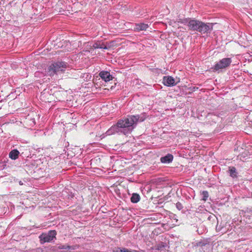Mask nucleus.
I'll return each instance as SVG.
<instances>
[{"label": "nucleus", "mask_w": 252, "mask_h": 252, "mask_svg": "<svg viewBox=\"0 0 252 252\" xmlns=\"http://www.w3.org/2000/svg\"><path fill=\"white\" fill-rule=\"evenodd\" d=\"M139 120V115L128 116L126 118L119 120L116 125L111 126L107 132L109 133H112L114 131L117 132L118 128H127V130L122 131L125 135H126L132 131L134 127V126L136 125Z\"/></svg>", "instance_id": "f257e3e1"}, {"label": "nucleus", "mask_w": 252, "mask_h": 252, "mask_svg": "<svg viewBox=\"0 0 252 252\" xmlns=\"http://www.w3.org/2000/svg\"><path fill=\"white\" fill-rule=\"evenodd\" d=\"M188 26L189 30L197 31L201 33L210 32L213 30L212 23H204L196 20H189Z\"/></svg>", "instance_id": "f03ea898"}, {"label": "nucleus", "mask_w": 252, "mask_h": 252, "mask_svg": "<svg viewBox=\"0 0 252 252\" xmlns=\"http://www.w3.org/2000/svg\"><path fill=\"white\" fill-rule=\"evenodd\" d=\"M67 66V64L65 62H55L48 66L46 72L49 76H53L58 72H64Z\"/></svg>", "instance_id": "7ed1b4c3"}, {"label": "nucleus", "mask_w": 252, "mask_h": 252, "mask_svg": "<svg viewBox=\"0 0 252 252\" xmlns=\"http://www.w3.org/2000/svg\"><path fill=\"white\" fill-rule=\"evenodd\" d=\"M56 230H50L48 233H42L39 236L41 244L52 242L56 238Z\"/></svg>", "instance_id": "20e7f679"}, {"label": "nucleus", "mask_w": 252, "mask_h": 252, "mask_svg": "<svg viewBox=\"0 0 252 252\" xmlns=\"http://www.w3.org/2000/svg\"><path fill=\"white\" fill-rule=\"evenodd\" d=\"M231 62V58H223L215 65L214 70L218 71L220 69L225 68L230 64Z\"/></svg>", "instance_id": "39448f33"}, {"label": "nucleus", "mask_w": 252, "mask_h": 252, "mask_svg": "<svg viewBox=\"0 0 252 252\" xmlns=\"http://www.w3.org/2000/svg\"><path fill=\"white\" fill-rule=\"evenodd\" d=\"M54 99V96L49 91L44 90L41 94L40 99L45 102H50Z\"/></svg>", "instance_id": "423d86ee"}, {"label": "nucleus", "mask_w": 252, "mask_h": 252, "mask_svg": "<svg viewBox=\"0 0 252 252\" xmlns=\"http://www.w3.org/2000/svg\"><path fill=\"white\" fill-rule=\"evenodd\" d=\"M163 83L164 85L168 87L174 86L177 84L174 78L170 76H164L163 78Z\"/></svg>", "instance_id": "0eeeda50"}, {"label": "nucleus", "mask_w": 252, "mask_h": 252, "mask_svg": "<svg viewBox=\"0 0 252 252\" xmlns=\"http://www.w3.org/2000/svg\"><path fill=\"white\" fill-rule=\"evenodd\" d=\"M53 7L54 8V10L56 12H62L64 11L66 9L64 1L62 0H59Z\"/></svg>", "instance_id": "6e6552de"}, {"label": "nucleus", "mask_w": 252, "mask_h": 252, "mask_svg": "<svg viewBox=\"0 0 252 252\" xmlns=\"http://www.w3.org/2000/svg\"><path fill=\"white\" fill-rule=\"evenodd\" d=\"M99 76L102 80L105 82L109 81L113 79L112 76L110 74L108 71H102L99 73Z\"/></svg>", "instance_id": "1a4fd4ad"}, {"label": "nucleus", "mask_w": 252, "mask_h": 252, "mask_svg": "<svg viewBox=\"0 0 252 252\" xmlns=\"http://www.w3.org/2000/svg\"><path fill=\"white\" fill-rule=\"evenodd\" d=\"M149 27V25L145 23H138L136 24L134 27V31L139 32L141 31H145Z\"/></svg>", "instance_id": "9d476101"}, {"label": "nucleus", "mask_w": 252, "mask_h": 252, "mask_svg": "<svg viewBox=\"0 0 252 252\" xmlns=\"http://www.w3.org/2000/svg\"><path fill=\"white\" fill-rule=\"evenodd\" d=\"M173 159V156L171 154H167L166 156L160 158V161L162 163H170Z\"/></svg>", "instance_id": "9b49d317"}, {"label": "nucleus", "mask_w": 252, "mask_h": 252, "mask_svg": "<svg viewBox=\"0 0 252 252\" xmlns=\"http://www.w3.org/2000/svg\"><path fill=\"white\" fill-rule=\"evenodd\" d=\"M92 47L94 49H107V46L103 43L100 41H97L94 43Z\"/></svg>", "instance_id": "f8f14e48"}, {"label": "nucleus", "mask_w": 252, "mask_h": 252, "mask_svg": "<svg viewBox=\"0 0 252 252\" xmlns=\"http://www.w3.org/2000/svg\"><path fill=\"white\" fill-rule=\"evenodd\" d=\"M19 152L17 150H13L9 153V158L12 159H16L18 158Z\"/></svg>", "instance_id": "ddd939ff"}, {"label": "nucleus", "mask_w": 252, "mask_h": 252, "mask_svg": "<svg viewBox=\"0 0 252 252\" xmlns=\"http://www.w3.org/2000/svg\"><path fill=\"white\" fill-rule=\"evenodd\" d=\"M140 199V195L137 193H133L131 198L130 200L133 203H137Z\"/></svg>", "instance_id": "4468645a"}, {"label": "nucleus", "mask_w": 252, "mask_h": 252, "mask_svg": "<svg viewBox=\"0 0 252 252\" xmlns=\"http://www.w3.org/2000/svg\"><path fill=\"white\" fill-rule=\"evenodd\" d=\"M230 176L232 178H235L237 177V172L236 168L234 167H231L229 168Z\"/></svg>", "instance_id": "2eb2a0df"}, {"label": "nucleus", "mask_w": 252, "mask_h": 252, "mask_svg": "<svg viewBox=\"0 0 252 252\" xmlns=\"http://www.w3.org/2000/svg\"><path fill=\"white\" fill-rule=\"evenodd\" d=\"M202 194L203 195L202 200L204 201H206L209 196L208 192L207 191H203L202 192Z\"/></svg>", "instance_id": "dca6fc26"}, {"label": "nucleus", "mask_w": 252, "mask_h": 252, "mask_svg": "<svg viewBox=\"0 0 252 252\" xmlns=\"http://www.w3.org/2000/svg\"><path fill=\"white\" fill-rule=\"evenodd\" d=\"M206 245V243L203 242L202 241H199L196 243L195 246L197 247H203L204 246H205Z\"/></svg>", "instance_id": "f3484780"}, {"label": "nucleus", "mask_w": 252, "mask_h": 252, "mask_svg": "<svg viewBox=\"0 0 252 252\" xmlns=\"http://www.w3.org/2000/svg\"><path fill=\"white\" fill-rule=\"evenodd\" d=\"M164 247H165V245H164V243L162 242L160 244L157 245L156 249L157 250H160Z\"/></svg>", "instance_id": "a211bd4d"}, {"label": "nucleus", "mask_w": 252, "mask_h": 252, "mask_svg": "<svg viewBox=\"0 0 252 252\" xmlns=\"http://www.w3.org/2000/svg\"><path fill=\"white\" fill-rule=\"evenodd\" d=\"M176 207L179 210H181L183 208L182 204L179 202L176 203Z\"/></svg>", "instance_id": "6ab92c4d"}, {"label": "nucleus", "mask_w": 252, "mask_h": 252, "mask_svg": "<svg viewBox=\"0 0 252 252\" xmlns=\"http://www.w3.org/2000/svg\"><path fill=\"white\" fill-rule=\"evenodd\" d=\"M115 252H132L130 251L126 250H117Z\"/></svg>", "instance_id": "aec40b11"}, {"label": "nucleus", "mask_w": 252, "mask_h": 252, "mask_svg": "<svg viewBox=\"0 0 252 252\" xmlns=\"http://www.w3.org/2000/svg\"><path fill=\"white\" fill-rule=\"evenodd\" d=\"M70 248L69 246H67V247H66L65 246H62L59 247V249H65L66 248Z\"/></svg>", "instance_id": "412c9836"}, {"label": "nucleus", "mask_w": 252, "mask_h": 252, "mask_svg": "<svg viewBox=\"0 0 252 252\" xmlns=\"http://www.w3.org/2000/svg\"><path fill=\"white\" fill-rule=\"evenodd\" d=\"M140 121H143V120H144V119H140Z\"/></svg>", "instance_id": "4be33fe9"}]
</instances>
